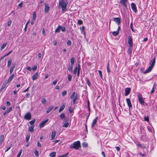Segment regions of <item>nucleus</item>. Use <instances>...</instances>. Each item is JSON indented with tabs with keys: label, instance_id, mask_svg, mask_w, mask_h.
<instances>
[{
	"label": "nucleus",
	"instance_id": "nucleus-47",
	"mask_svg": "<svg viewBox=\"0 0 157 157\" xmlns=\"http://www.w3.org/2000/svg\"><path fill=\"white\" fill-rule=\"evenodd\" d=\"M107 72L108 73H109L110 72V70L109 67V62H108L107 63Z\"/></svg>",
	"mask_w": 157,
	"mask_h": 157
},
{
	"label": "nucleus",
	"instance_id": "nucleus-20",
	"mask_svg": "<svg viewBox=\"0 0 157 157\" xmlns=\"http://www.w3.org/2000/svg\"><path fill=\"white\" fill-rule=\"evenodd\" d=\"M14 76V74H13L9 78L8 80H7V83H10V82L11 81L12 79L13 78Z\"/></svg>",
	"mask_w": 157,
	"mask_h": 157
},
{
	"label": "nucleus",
	"instance_id": "nucleus-44",
	"mask_svg": "<svg viewBox=\"0 0 157 157\" xmlns=\"http://www.w3.org/2000/svg\"><path fill=\"white\" fill-rule=\"evenodd\" d=\"M78 23L79 25H81L83 24V22L82 20L79 19L78 20Z\"/></svg>",
	"mask_w": 157,
	"mask_h": 157
},
{
	"label": "nucleus",
	"instance_id": "nucleus-8",
	"mask_svg": "<svg viewBox=\"0 0 157 157\" xmlns=\"http://www.w3.org/2000/svg\"><path fill=\"white\" fill-rule=\"evenodd\" d=\"M131 91V89L129 88H126L125 89V93L124 95L127 96L129 94Z\"/></svg>",
	"mask_w": 157,
	"mask_h": 157
},
{
	"label": "nucleus",
	"instance_id": "nucleus-23",
	"mask_svg": "<svg viewBox=\"0 0 157 157\" xmlns=\"http://www.w3.org/2000/svg\"><path fill=\"white\" fill-rule=\"evenodd\" d=\"M4 140V136L2 135L0 137V144H2Z\"/></svg>",
	"mask_w": 157,
	"mask_h": 157
},
{
	"label": "nucleus",
	"instance_id": "nucleus-63",
	"mask_svg": "<svg viewBox=\"0 0 157 157\" xmlns=\"http://www.w3.org/2000/svg\"><path fill=\"white\" fill-rule=\"evenodd\" d=\"M26 69L28 70L31 71L32 69L31 68L29 67H26Z\"/></svg>",
	"mask_w": 157,
	"mask_h": 157
},
{
	"label": "nucleus",
	"instance_id": "nucleus-28",
	"mask_svg": "<svg viewBox=\"0 0 157 157\" xmlns=\"http://www.w3.org/2000/svg\"><path fill=\"white\" fill-rule=\"evenodd\" d=\"M11 63H12V60L11 59H10L8 61L7 65V66L8 67H9L10 66V65L11 64Z\"/></svg>",
	"mask_w": 157,
	"mask_h": 157
},
{
	"label": "nucleus",
	"instance_id": "nucleus-53",
	"mask_svg": "<svg viewBox=\"0 0 157 157\" xmlns=\"http://www.w3.org/2000/svg\"><path fill=\"white\" fill-rule=\"evenodd\" d=\"M73 111V109L71 107H70L69 108V111L70 113H72Z\"/></svg>",
	"mask_w": 157,
	"mask_h": 157
},
{
	"label": "nucleus",
	"instance_id": "nucleus-58",
	"mask_svg": "<svg viewBox=\"0 0 157 157\" xmlns=\"http://www.w3.org/2000/svg\"><path fill=\"white\" fill-rule=\"evenodd\" d=\"M37 66L36 65H35L32 68L33 71H35L37 69Z\"/></svg>",
	"mask_w": 157,
	"mask_h": 157
},
{
	"label": "nucleus",
	"instance_id": "nucleus-30",
	"mask_svg": "<svg viewBox=\"0 0 157 157\" xmlns=\"http://www.w3.org/2000/svg\"><path fill=\"white\" fill-rule=\"evenodd\" d=\"M36 18V13L34 11L33 12V20H35Z\"/></svg>",
	"mask_w": 157,
	"mask_h": 157
},
{
	"label": "nucleus",
	"instance_id": "nucleus-19",
	"mask_svg": "<svg viewBox=\"0 0 157 157\" xmlns=\"http://www.w3.org/2000/svg\"><path fill=\"white\" fill-rule=\"evenodd\" d=\"M67 121H68V119H66L65 120V121H64V122H66V123L63 125V127H65V128H67L68 127L69 125V122H67Z\"/></svg>",
	"mask_w": 157,
	"mask_h": 157
},
{
	"label": "nucleus",
	"instance_id": "nucleus-22",
	"mask_svg": "<svg viewBox=\"0 0 157 157\" xmlns=\"http://www.w3.org/2000/svg\"><path fill=\"white\" fill-rule=\"evenodd\" d=\"M61 26L59 25L58 26L57 29L55 30V32L56 33H59L60 32V30L61 29Z\"/></svg>",
	"mask_w": 157,
	"mask_h": 157
},
{
	"label": "nucleus",
	"instance_id": "nucleus-24",
	"mask_svg": "<svg viewBox=\"0 0 157 157\" xmlns=\"http://www.w3.org/2000/svg\"><path fill=\"white\" fill-rule=\"evenodd\" d=\"M53 106H51L50 107L48 108L47 110V113H49L53 109Z\"/></svg>",
	"mask_w": 157,
	"mask_h": 157
},
{
	"label": "nucleus",
	"instance_id": "nucleus-3",
	"mask_svg": "<svg viewBox=\"0 0 157 157\" xmlns=\"http://www.w3.org/2000/svg\"><path fill=\"white\" fill-rule=\"evenodd\" d=\"M138 97L139 101L140 103L142 105H144V101L143 99V98L141 95L140 94H139L138 95Z\"/></svg>",
	"mask_w": 157,
	"mask_h": 157
},
{
	"label": "nucleus",
	"instance_id": "nucleus-29",
	"mask_svg": "<svg viewBox=\"0 0 157 157\" xmlns=\"http://www.w3.org/2000/svg\"><path fill=\"white\" fill-rule=\"evenodd\" d=\"M36 120L35 119H34L32 121H30L29 122V123L30 125H31L32 126H34V122H35Z\"/></svg>",
	"mask_w": 157,
	"mask_h": 157
},
{
	"label": "nucleus",
	"instance_id": "nucleus-13",
	"mask_svg": "<svg viewBox=\"0 0 157 157\" xmlns=\"http://www.w3.org/2000/svg\"><path fill=\"white\" fill-rule=\"evenodd\" d=\"M155 63V57L153 58L151 60L150 63V66L153 67Z\"/></svg>",
	"mask_w": 157,
	"mask_h": 157
},
{
	"label": "nucleus",
	"instance_id": "nucleus-48",
	"mask_svg": "<svg viewBox=\"0 0 157 157\" xmlns=\"http://www.w3.org/2000/svg\"><path fill=\"white\" fill-rule=\"evenodd\" d=\"M12 110V107H10V108H9L7 110V113H8L10 112Z\"/></svg>",
	"mask_w": 157,
	"mask_h": 157
},
{
	"label": "nucleus",
	"instance_id": "nucleus-21",
	"mask_svg": "<svg viewBox=\"0 0 157 157\" xmlns=\"http://www.w3.org/2000/svg\"><path fill=\"white\" fill-rule=\"evenodd\" d=\"M56 135V132L55 131H53L52 132V134L51 135V140H52L54 139Z\"/></svg>",
	"mask_w": 157,
	"mask_h": 157
},
{
	"label": "nucleus",
	"instance_id": "nucleus-38",
	"mask_svg": "<svg viewBox=\"0 0 157 157\" xmlns=\"http://www.w3.org/2000/svg\"><path fill=\"white\" fill-rule=\"evenodd\" d=\"M75 92H73L71 95L70 97V98L71 99H72L73 98H74V97L75 96Z\"/></svg>",
	"mask_w": 157,
	"mask_h": 157
},
{
	"label": "nucleus",
	"instance_id": "nucleus-34",
	"mask_svg": "<svg viewBox=\"0 0 157 157\" xmlns=\"http://www.w3.org/2000/svg\"><path fill=\"white\" fill-rule=\"evenodd\" d=\"M75 61V58L74 57H72L71 59V64H74Z\"/></svg>",
	"mask_w": 157,
	"mask_h": 157
},
{
	"label": "nucleus",
	"instance_id": "nucleus-46",
	"mask_svg": "<svg viewBox=\"0 0 157 157\" xmlns=\"http://www.w3.org/2000/svg\"><path fill=\"white\" fill-rule=\"evenodd\" d=\"M30 137V135H28L26 137V142L28 143Z\"/></svg>",
	"mask_w": 157,
	"mask_h": 157
},
{
	"label": "nucleus",
	"instance_id": "nucleus-51",
	"mask_svg": "<svg viewBox=\"0 0 157 157\" xmlns=\"http://www.w3.org/2000/svg\"><path fill=\"white\" fill-rule=\"evenodd\" d=\"M82 146L83 147H86L88 146V144L85 142H84L82 144Z\"/></svg>",
	"mask_w": 157,
	"mask_h": 157
},
{
	"label": "nucleus",
	"instance_id": "nucleus-14",
	"mask_svg": "<svg viewBox=\"0 0 157 157\" xmlns=\"http://www.w3.org/2000/svg\"><path fill=\"white\" fill-rule=\"evenodd\" d=\"M65 106L66 103L65 102L64 103H63V105H62L60 107L59 111V112L60 113L61 111H62L65 108Z\"/></svg>",
	"mask_w": 157,
	"mask_h": 157
},
{
	"label": "nucleus",
	"instance_id": "nucleus-4",
	"mask_svg": "<svg viewBox=\"0 0 157 157\" xmlns=\"http://www.w3.org/2000/svg\"><path fill=\"white\" fill-rule=\"evenodd\" d=\"M24 119L29 120L31 119V114L29 112L27 113L24 116Z\"/></svg>",
	"mask_w": 157,
	"mask_h": 157
},
{
	"label": "nucleus",
	"instance_id": "nucleus-5",
	"mask_svg": "<svg viewBox=\"0 0 157 157\" xmlns=\"http://www.w3.org/2000/svg\"><path fill=\"white\" fill-rule=\"evenodd\" d=\"M128 2V0H121L120 1V3L124 7L127 8L126 3Z\"/></svg>",
	"mask_w": 157,
	"mask_h": 157
},
{
	"label": "nucleus",
	"instance_id": "nucleus-62",
	"mask_svg": "<svg viewBox=\"0 0 157 157\" xmlns=\"http://www.w3.org/2000/svg\"><path fill=\"white\" fill-rule=\"evenodd\" d=\"M30 94L29 93H26L25 97L26 98H28L30 96Z\"/></svg>",
	"mask_w": 157,
	"mask_h": 157
},
{
	"label": "nucleus",
	"instance_id": "nucleus-15",
	"mask_svg": "<svg viewBox=\"0 0 157 157\" xmlns=\"http://www.w3.org/2000/svg\"><path fill=\"white\" fill-rule=\"evenodd\" d=\"M78 96L77 95V94H76L75 97L73 98V99L72 100L73 101V104L75 105V104H76V101L77 100L78 98Z\"/></svg>",
	"mask_w": 157,
	"mask_h": 157
},
{
	"label": "nucleus",
	"instance_id": "nucleus-18",
	"mask_svg": "<svg viewBox=\"0 0 157 157\" xmlns=\"http://www.w3.org/2000/svg\"><path fill=\"white\" fill-rule=\"evenodd\" d=\"M97 119L98 117H96L95 119L93 120L91 125L92 128H93L94 127L95 125L97 122Z\"/></svg>",
	"mask_w": 157,
	"mask_h": 157
},
{
	"label": "nucleus",
	"instance_id": "nucleus-32",
	"mask_svg": "<svg viewBox=\"0 0 157 157\" xmlns=\"http://www.w3.org/2000/svg\"><path fill=\"white\" fill-rule=\"evenodd\" d=\"M34 127V126H31V127H29V131L31 132H33L34 131V130H33Z\"/></svg>",
	"mask_w": 157,
	"mask_h": 157
},
{
	"label": "nucleus",
	"instance_id": "nucleus-49",
	"mask_svg": "<svg viewBox=\"0 0 157 157\" xmlns=\"http://www.w3.org/2000/svg\"><path fill=\"white\" fill-rule=\"evenodd\" d=\"M61 30L63 32H65L66 30V28L64 26H61Z\"/></svg>",
	"mask_w": 157,
	"mask_h": 157
},
{
	"label": "nucleus",
	"instance_id": "nucleus-60",
	"mask_svg": "<svg viewBox=\"0 0 157 157\" xmlns=\"http://www.w3.org/2000/svg\"><path fill=\"white\" fill-rule=\"evenodd\" d=\"M71 41L70 40H68L67 41V44L68 45H69V46L71 44Z\"/></svg>",
	"mask_w": 157,
	"mask_h": 157
},
{
	"label": "nucleus",
	"instance_id": "nucleus-40",
	"mask_svg": "<svg viewBox=\"0 0 157 157\" xmlns=\"http://www.w3.org/2000/svg\"><path fill=\"white\" fill-rule=\"evenodd\" d=\"M144 120L145 121H149V118L148 117L145 116L144 117Z\"/></svg>",
	"mask_w": 157,
	"mask_h": 157
},
{
	"label": "nucleus",
	"instance_id": "nucleus-31",
	"mask_svg": "<svg viewBox=\"0 0 157 157\" xmlns=\"http://www.w3.org/2000/svg\"><path fill=\"white\" fill-rule=\"evenodd\" d=\"M78 70L77 71V75L79 77V75H80V65L79 64L78 65Z\"/></svg>",
	"mask_w": 157,
	"mask_h": 157
},
{
	"label": "nucleus",
	"instance_id": "nucleus-57",
	"mask_svg": "<svg viewBox=\"0 0 157 157\" xmlns=\"http://www.w3.org/2000/svg\"><path fill=\"white\" fill-rule=\"evenodd\" d=\"M98 73H99L100 76L101 78H102V72L100 70H98Z\"/></svg>",
	"mask_w": 157,
	"mask_h": 157
},
{
	"label": "nucleus",
	"instance_id": "nucleus-6",
	"mask_svg": "<svg viewBox=\"0 0 157 157\" xmlns=\"http://www.w3.org/2000/svg\"><path fill=\"white\" fill-rule=\"evenodd\" d=\"M128 42L129 46L130 47H132L133 46V43L132 41V38L130 36L128 37Z\"/></svg>",
	"mask_w": 157,
	"mask_h": 157
},
{
	"label": "nucleus",
	"instance_id": "nucleus-43",
	"mask_svg": "<svg viewBox=\"0 0 157 157\" xmlns=\"http://www.w3.org/2000/svg\"><path fill=\"white\" fill-rule=\"evenodd\" d=\"M85 27L84 26H83L81 29V33H83L84 35H85Z\"/></svg>",
	"mask_w": 157,
	"mask_h": 157
},
{
	"label": "nucleus",
	"instance_id": "nucleus-41",
	"mask_svg": "<svg viewBox=\"0 0 157 157\" xmlns=\"http://www.w3.org/2000/svg\"><path fill=\"white\" fill-rule=\"evenodd\" d=\"M34 153L36 156L38 157L39 156V153L37 150H35L34 151Z\"/></svg>",
	"mask_w": 157,
	"mask_h": 157
},
{
	"label": "nucleus",
	"instance_id": "nucleus-39",
	"mask_svg": "<svg viewBox=\"0 0 157 157\" xmlns=\"http://www.w3.org/2000/svg\"><path fill=\"white\" fill-rule=\"evenodd\" d=\"M86 83L87 84V85L89 86L90 87V85H91V83L90 82V80L88 79L87 78L86 80Z\"/></svg>",
	"mask_w": 157,
	"mask_h": 157
},
{
	"label": "nucleus",
	"instance_id": "nucleus-52",
	"mask_svg": "<svg viewBox=\"0 0 157 157\" xmlns=\"http://www.w3.org/2000/svg\"><path fill=\"white\" fill-rule=\"evenodd\" d=\"M114 36L118 35V31H114L112 32Z\"/></svg>",
	"mask_w": 157,
	"mask_h": 157
},
{
	"label": "nucleus",
	"instance_id": "nucleus-56",
	"mask_svg": "<svg viewBox=\"0 0 157 157\" xmlns=\"http://www.w3.org/2000/svg\"><path fill=\"white\" fill-rule=\"evenodd\" d=\"M130 28L131 29L132 31L134 32V31L133 29V23L132 22H131L130 24Z\"/></svg>",
	"mask_w": 157,
	"mask_h": 157
},
{
	"label": "nucleus",
	"instance_id": "nucleus-7",
	"mask_svg": "<svg viewBox=\"0 0 157 157\" xmlns=\"http://www.w3.org/2000/svg\"><path fill=\"white\" fill-rule=\"evenodd\" d=\"M44 6V11L46 13H48L50 9V7L48 5L47 3H46L45 4Z\"/></svg>",
	"mask_w": 157,
	"mask_h": 157
},
{
	"label": "nucleus",
	"instance_id": "nucleus-37",
	"mask_svg": "<svg viewBox=\"0 0 157 157\" xmlns=\"http://www.w3.org/2000/svg\"><path fill=\"white\" fill-rule=\"evenodd\" d=\"M41 102L44 105L46 102V100L45 98H43L41 100Z\"/></svg>",
	"mask_w": 157,
	"mask_h": 157
},
{
	"label": "nucleus",
	"instance_id": "nucleus-59",
	"mask_svg": "<svg viewBox=\"0 0 157 157\" xmlns=\"http://www.w3.org/2000/svg\"><path fill=\"white\" fill-rule=\"evenodd\" d=\"M57 81H58L57 79H56V80L52 82L53 85H55L56 84Z\"/></svg>",
	"mask_w": 157,
	"mask_h": 157
},
{
	"label": "nucleus",
	"instance_id": "nucleus-55",
	"mask_svg": "<svg viewBox=\"0 0 157 157\" xmlns=\"http://www.w3.org/2000/svg\"><path fill=\"white\" fill-rule=\"evenodd\" d=\"M131 47L129 46L128 48V54H130L131 52Z\"/></svg>",
	"mask_w": 157,
	"mask_h": 157
},
{
	"label": "nucleus",
	"instance_id": "nucleus-33",
	"mask_svg": "<svg viewBox=\"0 0 157 157\" xmlns=\"http://www.w3.org/2000/svg\"><path fill=\"white\" fill-rule=\"evenodd\" d=\"M156 85L155 84H154V85H153V88H152V89L151 92V94H152V93H153L154 91H155V90H154V88H155V86H156Z\"/></svg>",
	"mask_w": 157,
	"mask_h": 157
},
{
	"label": "nucleus",
	"instance_id": "nucleus-36",
	"mask_svg": "<svg viewBox=\"0 0 157 157\" xmlns=\"http://www.w3.org/2000/svg\"><path fill=\"white\" fill-rule=\"evenodd\" d=\"M78 66L77 67L76 66L74 70V71H73V74H75L77 71H78Z\"/></svg>",
	"mask_w": 157,
	"mask_h": 157
},
{
	"label": "nucleus",
	"instance_id": "nucleus-54",
	"mask_svg": "<svg viewBox=\"0 0 157 157\" xmlns=\"http://www.w3.org/2000/svg\"><path fill=\"white\" fill-rule=\"evenodd\" d=\"M22 152V150H21L17 155V157H20Z\"/></svg>",
	"mask_w": 157,
	"mask_h": 157
},
{
	"label": "nucleus",
	"instance_id": "nucleus-10",
	"mask_svg": "<svg viewBox=\"0 0 157 157\" xmlns=\"http://www.w3.org/2000/svg\"><path fill=\"white\" fill-rule=\"evenodd\" d=\"M39 76L38 72L36 73L33 76L32 80L33 81L37 79Z\"/></svg>",
	"mask_w": 157,
	"mask_h": 157
},
{
	"label": "nucleus",
	"instance_id": "nucleus-11",
	"mask_svg": "<svg viewBox=\"0 0 157 157\" xmlns=\"http://www.w3.org/2000/svg\"><path fill=\"white\" fill-rule=\"evenodd\" d=\"M48 119H47L43 122L41 123L40 124V128H42L43 127L45 124L48 121Z\"/></svg>",
	"mask_w": 157,
	"mask_h": 157
},
{
	"label": "nucleus",
	"instance_id": "nucleus-64",
	"mask_svg": "<svg viewBox=\"0 0 157 157\" xmlns=\"http://www.w3.org/2000/svg\"><path fill=\"white\" fill-rule=\"evenodd\" d=\"M72 69H73L71 68V67H69L68 68V70L70 72H72Z\"/></svg>",
	"mask_w": 157,
	"mask_h": 157
},
{
	"label": "nucleus",
	"instance_id": "nucleus-61",
	"mask_svg": "<svg viewBox=\"0 0 157 157\" xmlns=\"http://www.w3.org/2000/svg\"><path fill=\"white\" fill-rule=\"evenodd\" d=\"M12 51H13V50H11V51H10L6 55H5V56H7L9 55H10V54L11 53Z\"/></svg>",
	"mask_w": 157,
	"mask_h": 157
},
{
	"label": "nucleus",
	"instance_id": "nucleus-26",
	"mask_svg": "<svg viewBox=\"0 0 157 157\" xmlns=\"http://www.w3.org/2000/svg\"><path fill=\"white\" fill-rule=\"evenodd\" d=\"M56 152L53 151L50 153V156L51 157H55L56 156Z\"/></svg>",
	"mask_w": 157,
	"mask_h": 157
},
{
	"label": "nucleus",
	"instance_id": "nucleus-42",
	"mask_svg": "<svg viewBox=\"0 0 157 157\" xmlns=\"http://www.w3.org/2000/svg\"><path fill=\"white\" fill-rule=\"evenodd\" d=\"M72 78V76L71 75H68V79L69 81H71Z\"/></svg>",
	"mask_w": 157,
	"mask_h": 157
},
{
	"label": "nucleus",
	"instance_id": "nucleus-9",
	"mask_svg": "<svg viewBox=\"0 0 157 157\" xmlns=\"http://www.w3.org/2000/svg\"><path fill=\"white\" fill-rule=\"evenodd\" d=\"M131 6L132 10L135 12H137V10L136 8V6L135 4L133 3H132L131 4Z\"/></svg>",
	"mask_w": 157,
	"mask_h": 157
},
{
	"label": "nucleus",
	"instance_id": "nucleus-25",
	"mask_svg": "<svg viewBox=\"0 0 157 157\" xmlns=\"http://www.w3.org/2000/svg\"><path fill=\"white\" fill-rule=\"evenodd\" d=\"M7 83H4L2 85L1 88L0 89V91L1 92L2 91L3 89L5 88V87L6 86Z\"/></svg>",
	"mask_w": 157,
	"mask_h": 157
},
{
	"label": "nucleus",
	"instance_id": "nucleus-35",
	"mask_svg": "<svg viewBox=\"0 0 157 157\" xmlns=\"http://www.w3.org/2000/svg\"><path fill=\"white\" fill-rule=\"evenodd\" d=\"M7 44L6 43H4L2 46L1 48V50H2L6 46Z\"/></svg>",
	"mask_w": 157,
	"mask_h": 157
},
{
	"label": "nucleus",
	"instance_id": "nucleus-17",
	"mask_svg": "<svg viewBox=\"0 0 157 157\" xmlns=\"http://www.w3.org/2000/svg\"><path fill=\"white\" fill-rule=\"evenodd\" d=\"M153 67L150 66L144 72V73H148L152 70Z\"/></svg>",
	"mask_w": 157,
	"mask_h": 157
},
{
	"label": "nucleus",
	"instance_id": "nucleus-2",
	"mask_svg": "<svg viewBox=\"0 0 157 157\" xmlns=\"http://www.w3.org/2000/svg\"><path fill=\"white\" fill-rule=\"evenodd\" d=\"M80 147H81V145L80 142L79 141L74 142L70 146L71 148H75L76 149H79Z\"/></svg>",
	"mask_w": 157,
	"mask_h": 157
},
{
	"label": "nucleus",
	"instance_id": "nucleus-45",
	"mask_svg": "<svg viewBox=\"0 0 157 157\" xmlns=\"http://www.w3.org/2000/svg\"><path fill=\"white\" fill-rule=\"evenodd\" d=\"M12 23V21L10 19L7 22V25L8 26H10Z\"/></svg>",
	"mask_w": 157,
	"mask_h": 157
},
{
	"label": "nucleus",
	"instance_id": "nucleus-50",
	"mask_svg": "<svg viewBox=\"0 0 157 157\" xmlns=\"http://www.w3.org/2000/svg\"><path fill=\"white\" fill-rule=\"evenodd\" d=\"M67 94V91L65 90L64 91H63L62 93V95L63 96H65Z\"/></svg>",
	"mask_w": 157,
	"mask_h": 157
},
{
	"label": "nucleus",
	"instance_id": "nucleus-1",
	"mask_svg": "<svg viewBox=\"0 0 157 157\" xmlns=\"http://www.w3.org/2000/svg\"><path fill=\"white\" fill-rule=\"evenodd\" d=\"M68 4L67 1H64V0H59V7H61L62 9V13H64L66 11L67 6Z\"/></svg>",
	"mask_w": 157,
	"mask_h": 157
},
{
	"label": "nucleus",
	"instance_id": "nucleus-16",
	"mask_svg": "<svg viewBox=\"0 0 157 157\" xmlns=\"http://www.w3.org/2000/svg\"><path fill=\"white\" fill-rule=\"evenodd\" d=\"M15 67V64H13L11 67H10V74H11L12 73L13 71L14 68Z\"/></svg>",
	"mask_w": 157,
	"mask_h": 157
},
{
	"label": "nucleus",
	"instance_id": "nucleus-27",
	"mask_svg": "<svg viewBox=\"0 0 157 157\" xmlns=\"http://www.w3.org/2000/svg\"><path fill=\"white\" fill-rule=\"evenodd\" d=\"M60 118L62 119L63 120V119H64L65 117V116L64 115V113H62L60 115Z\"/></svg>",
	"mask_w": 157,
	"mask_h": 157
},
{
	"label": "nucleus",
	"instance_id": "nucleus-12",
	"mask_svg": "<svg viewBox=\"0 0 157 157\" xmlns=\"http://www.w3.org/2000/svg\"><path fill=\"white\" fill-rule=\"evenodd\" d=\"M127 104L129 108H131L132 107L131 101L129 98H127L126 99Z\"/></svg>",
	"mask_w": 157,
	"mask_h": 157
}]
</instances>
